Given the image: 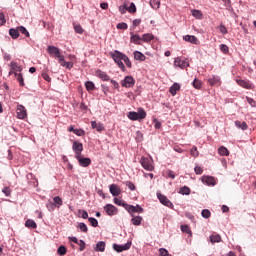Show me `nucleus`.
I'll return each instance as SVG.
<instances>
[{
  "instance_id": "1",
  "label": "nucleus",
  "mask_w": 256,
  "mask_h": 256,
  "mask_svg": "<svg viewBox=\"0 0 256 256\" xmlns=\"http://www.w3.org/2000/svg\"><path fill=\"white\" fill-rule=\"evenodd\" d=\"M109 55L113 59V61L117 64L119 69H121V71H126L125 65L126 67H128V69H131L132 67L131 60L127 55L123 54L119 50H114L113 52H110ZM123 61L125 64L123 63Z\"/></svg>"
},
{
  "instance_id": "2",
  "label": "nucleus",
  "mask_w": 256,
  "mask_h": 256,
  "mask_svg": "<svg viewBox=\"0 0 256 256\" xmlns=\"http://www.w3.org/2000/svg\"><path fill=\"white\" fill-rule=\"evenodd\" d=\"M47 51L51 57H56L58 59V63L61 67L69 70L73 69V62L65 61V56L61 55V50L58 47L48 46Z\"/></svg>"
},
{
  "instance_id": "3",
  "label": "nucleus",
  "mask_w": 256,
  "mask_h": 256,
  "mask_svg": "<svg viewBox=\"0 0 256 256\" xmlns=\"http://www.w3.org/2000/svg\"><path fill=\"white\" fill-rule=\"evenodd\" d=\"M130 121H143L147 117V112L143 108H139L138 112L132 111L127 114Z\"/></svg>"
},
{
  "instance_id": "4",
  "label": "nucleus",
  "mask_w": 256,
  "mask_h": 256,
  "mask_svg": "<svg viewBox=\"0 0 256 256\" xmlns=\"http://www.w3.org/2000/svg\"><path fill=\"white\" fill-rule=\"evenodd\" d=\"M140 163L146 171H153V169H155L153 166V160H151V158L142 157Z\"/></svg>"
},
{
  "instance_id": "5",
  "label": "nucleus",
  "mask_w": 256,
  "mask_h": 256,
  "mask_svg": "<svg viewBox=\"0 0 256 256\" xmlns=\"http://www.w3.org/2000/svg\"><path fill=\"white\" fill-rule=\"evenodd\" d=\"M113 249L117 253H122V251H129V249H131V242H127L124 245L113 244Z\"/></svg>"
},
{
  "instance_id": "6",
  "label": "nucleus",
  "mask_w": 256,
  "mask_h": 256,
  "mask_svg": "<svg viewBox=\"0 0 256 256\" xmlns=\"http://www.w3.org/2000/svg\"><path fill=\"white\" fill-rule=\"evenodd\" d=\"M104 211L110 217H113V215H117V213H119V210L117 209V207L113 206V204H107L106 206H104Z\"/></svg>"
},
{
  "instance_id": "7",
  "label": "nucleus",
  "mask_w": 256,
  "mask_h": 256,
  "mask_svg": "<svg viewBox=\"0 0 256 256\" xmlns=\"http://www.w3.org/2000/svg\"><path fill=\"white\" fill-rule=\"evenodd\" d=\"M122 87L131 88L135 85V79L133 76H126L121 82Z\"/></svg>"
},
{
  "instance_id": "8",
  "label": "nucleus",
  "mask_w": 256,
  "mask_h": 256,
  "mask_svg": "<svg viewBox=\"0 0 256 256\" xmlns=\"http://www.w3.org/2000/svg\"><path fill=\"white\" fill-rule=\"evenodd\" d=\"M126 211H128V213H130V215L133 216V213H143V208L139 205L133 206L128 204L126 206Z\"/></svg>"
},
{
  "instance_id": "9",
  "label": "nucleus",
  "mask_w": 256,
  "mask_h": 256,
  "mask_svg": "<svg viewBox=\"0 0 256 256\" xmlns=\"http://www.w3.org/2000/svg\"><path fill=\"white\" fill-rule=\"evenodd\" d=\"M17 117L18 119H26L27 118V109H25V106L18 105L16 109Z\"/></svg>"
},
{
  "instance_id": "10",
  "label": "nucleus",
  "mask_w": 256,
  "mask_h": 256,
  "mask_svg": "<svg viewBox=\"0 0 256 256\" xmlns=\"http://www.w3.org/2000/svg\"><path fill=\"white\" fill-rule=\"evenodd\" d=\"M157 197H158L160 203H162V205H165L166 207H173V203L165 195L158 193Z\"/></svg>"
},
{
  "instance_id": "11",
  "label": "nucleus",
  "mask_w": 256,
  "mask_h": 256,
  "mask_svg": "<svg viewBox=\"0 0 256 256\" xmlns=\"http://www.w3.org/2000/svg\"><path fill=\"white\" fill-rule=\"evenodd\" d=\"M236 83L244 89H253V84L249 80L236 79Z\"/></svg>"
},
{
  "instance_id": "12",
  "label": "nucleus",
  "mask_w": 256,
  "mask_h": 256,
  "mask_svg": "<svg viewBox=\"0 0 256 256\" xmlns=\"http://www.w3.org/2000/svg\"><path fill=\"white\" fill-rule=\"evenodd\" d=\"M77 161L79 162L80 167H89L91 165L90 158H83L80 156H76Z\"/></svg>"
},
{
  "instance_id": "13",
  "label": "nucleus",
  "mask_w": 256,
  "mask_h": 256,
  "mask_svg": "<svg viewBox=\"0 0 256 256\" xmlns=\"http://www.w3.org/2000/svg\"><path fill=\"white\" fill-rule=\"evenodd\" d=\"M73 151L76 153V157L81 156V152L83 151V144L75 141L72 145Z\"/></svg>"
},
{
  "instance_id": "14",
  "label": "nucleus",
  "mask_w": 256,
  "mask_h": 256,
  "mask_svg": "<svg viewBox=\"0 0 256 256\" xmlns=\"http://www.w3.org/2000/svg\"><path fill=\"white\" fill-rule=\"evenodd\" d=\"M207 82L211 87H219L221 85V78H219V76H212Z\"/></svg>"
},
{
  "instance_id": "15",
  "label": "nucleus",
  "mask_w": 256,
  "mask_h": 256,
  "mask_svg": "<svg viewBox=\"0 0 256 256\" xmlns=\"http://www.w3.org/2000/svg\"><path fill=\"white\" fill-rule=\"evenodd\" d=\"M174 65L175 67H180V69H186V67H189V62L186 60H181V58H176Z\"/></svg>"
},
{
  "instance_id": "16",
  "label": "nucleus",
  "mask_w": 256,
  "mask_h": 256,
  "mask_svg": "<svg viewBox=\"0 0 256 256\" xmlns=\"http://www.w3.org/2000/svg\"><path fill=\"white\" fill-rule=\"evenodd\" d=\"M110 193L113 195V197H119L121 195V188L117 186V184H112L109 186Z\"/></svg>"
},
{
  "instance_id": "17",
  "label": "nucleus",
  "mask_w": 256,
  "mask_h": 256,
  "mask_svg": "<svg viewBox=\"0 0 256 256\" xmlns=\"http://www.w3.org/2000/svg\"><path fill=\"white\" fill-rule=\"evenodd\" d=\"M183 39L188 43H192V45H199V39L196 36L186 35V36H183Z\"/></svg>"
},
{
  "instance_id": "18",
  "label": "nucleus",
  "mask_w": 256,
  "mask_h": 256,
  "mask_svg": "<svg viewBox=\"0 0 256 256\" xmlns=\"http://www.w3.org/2000/svg\"><path fill=\"white\" fill-rule=\"evenodd\" d=\"M92 129H96L98 133H101V131H105V127L101 123H97L96 121L91 122Z\"/></svg>"
},
{
  "instance_id": "19",
  "label": "nucleus",
  "mask_w": 256,
  "mask_h": 256,
  "mask_svg": "<svg viewBox=\"0 0 256 256\" xmlns=\"http://www.w3.org/2000/svg\"><path fill=\"white\" fill-rule=\"evenodd\" d=\"M96 76H98L99 79H101L102 81H109L110 80L109 75H107V73L103 72L102 70H97L96 71Z\"/></svg>"
},
{
  "instance_id": "20",
  "label": "nucleus",
  "mask_w": 256,
  "mask_h": 256,
  "mask_svg": "<svg viewBox=\"0 0 256 256\" xmlns=\"http://www.w3.org/2000/svg\"><path fill=\"white\" fill-rule=\"evenodd\" d=\"M181 89V85H179V83H174L170 89H169V93H171V95L173 97H175V95H177V91H179Z\"/></svg>"
},
{
  "instance_id": "21",
  "label": "nucleus",
  "mask_w": 256,
  "mask_h": 256,
  "mask_svg": "<svg viewBox=\"0 0 256 256\" xmlns=\"http://www.w3.org/2000/svg\"><path fill=\"white\" fill-rule=\"evenodd\" d=\"M50 205H53L54 207H57L59 209V207L63 205V199H61V197L59 196H55L53 198V202H51Z\"/></svg>"
},
{
  "instance_id": "22",
  "label": "nucleus",
  "mask_w": 256,
  "mask_h": 256,
  "mask_svg": "<svg viewBox=\"0 0 256 256\" xmlns=\"http://www.w3.org/2000/svg\"><path fill=\"white\" fill-rule=\"evenodd\" d=\"M203 183H206V185H215V178L213 176H204L202 178Z\"/></svg>"
},
{
  "instance_id": "23",
  "label": "nucleus",
  "mask_w": 256,
  "mask_h": 256,
  "mask_svg": "<svg viewBox=\"0 0 256 256\" xmlns=\"http://www.w3.org/2000/svg\"><path fill=\"white\" fill-rule=\"evenodd\" d=\"M235 126L238 129H241L242 131H247V129H249V126L247 125V122H241L239 120L235 121Z\"/></svg>"
},
{
  "instance_id": "24",
  "label": "nucleus",
  "mask_w": 256,
  "mask_h": 256,
  "mask_svg": "<svg viewBox=\"0 0 256 256\" xmlns=\"http://www.w3.org/2000/svg\"><path fill=\"white\" fill-rule=\"evenodd\" d=\"M94 251H97V252H100V253L105 252V242L104 241H99L96 244V247L94 248Z\"/></svg>"
},
{
  "instance_id": "25",
  "label": "nucleus",
  "mask_w": 256,
  "mask_h": 256,
  "mask_svg": "<svg viewBox=\"0 0 256 256\" xmlns=\"http://www.w3.org/2000/svg\"><path fill=\"white\" fill-rule=\"evenodd\" d=\"M142 222H143V217L132 215V219H131L132 225L139 226L141 225Z\"/></svg>"
},
{
  "instance_id": "26",
  "label": "nucleus",
  "mask_w": 256,
  "mask_h": 256,
  "mask_svg": "<svg viewBox=\"0 0 256 256\" xmlns=\"http://www.w3.org/2000/svg\"><path fill=\"white\" fill-rule=\"evenodd\" d=\"M130 41L135 45H141L142 37H140L138 34H134L131 36Z\"/></svg>"
},
{
  "instance_id": "27",
  "label": "nucleus",
  "mask_w": 256,
  "mask_h": 256,
  "mask_svg": "<svg viewBox=\"0 0 256 256\" xmlns=\"http://www.w3.org/2000/svg\"><path fill=\"white\" fill-rule=\"evenodd\" d=\"M9 35L10 37H12V39H19V27L15 28H11L9 30Z\"/></svg>"
},
{
  "instance_id": "28",
  "label": "nucleus",
  "mask_w": 256,
  "mask_h": 256,
  "mask_svg": "<svg viewBox=\"0 0 256 256\" xmlns=\"http://www.w3.org/2000/svg\"><path fill=\"white\" fill-rule=\"evenodd\" d=\"M134 59H136V61H145L147 57L145 56V54L141 53L140 51H135Z\"/></svg>"
},
{
  "instance_id": "29",
  "label": "nucleus",
  "mask_w": 256,
  "mask_h": 256,
  "mask_svg": "<svg viewBox=\"0 0 256 256\" xmlns=\"http://www.w3.org/2000/svg\"><path fill=\"white\" fill-rule=\"evenodd\" d=\"M210 243H212V244L221 243V235H219V234H212L210 236Z\"/></svg>"
},
{
  "instance_id": "30",
  "label": "nucleus",
  "mask_w": 256,
  "mask_h": 256,
  "mask_svg": "<svg viewBox=\"0 0 256 256\" xmlns=\"http://www.w3.org/2000/svg\"><path fill=\"white\" fill-rule=\"evenodd\" d=\"M25 227H28L29 229H37V223L32 219H28L25 222Z\"/></svg>"
},
{
  "instance_id": "31",
  "label": "nucleus",
  "mask_w": 256,
  "mask_h": 256,
  "mask_svg": "<svg viewBox=\"0 0 256 256\" xmlns=\"http://www.w3.org/2000/svg\"><path fill=\"white\" fill-rule=\"evenodd\" d=\"M15 77H16L20 87H25V81L23 80V74L15 73Z\"/></svg>"
},
{
  "instance_id": "32",
  "label": "nucleus",
  "mask_w": 256,
  "mask_h": 256,
  "mask_svg": "<svg viewBox=\"0 0 256 256\" xmlns=\"http://www.w3.org/2000/svg\"><path fill=\"white\" fill-rule=\"evenodd\" d=\"M85 88H86V91H95V83L91 82V81H86L85 82Z\"/></svg>"
},
{
  "instance_id": "33",
  "label": "nucleus",
  "mask_w": 256,
  "mask_h": 256,
  "mask_svg": "<svg viewBox=\"0 0 256 256\" xmlns=\"http://www.w3.org/2000/svg\"><path fill=\"white\" fill-rule=\"evenodd\" d=\"M154 38L155 37L152 34L147 33L142 36V41H144V43H149L150 41H153Z\"/></svg>"
},
{
  "instance_id": "34",
  "label": "nucleus",
  "mask_w": 256,
  "mask_h": 256,
  "mask_svg": "<svg viewBox=\"0 0 256 256\" xmlns=\"http://www.w3.org/2000/svg\"><path fill=\"white\" fill-rule=\"evenodd\" d=\"M218 153L219 155H222L224 157H227L229 155V150L225 147V146H221L219 149H218Z\"/></svg>"
},
{
  "instance_id": "35",
  "label": "nucleus",
  "mask_w": 256,
  "mask_h": 256,
  "mask_svg": "<svg viewBox=\"0 0 256 256\" xmlns=\"http://www.w3.org/2000/svg\"><path fill=\"white\" fill-rule=\"evenodd\" d=\"M114 203H115V205H119V207H124V209H127L128 204L119 198H114Z\"/></svg>"
},
{
  "instance_id": "36",
  "label": "nucleus",
  "mask_w": 256,
  "mask_h": 256,
  "mask_svg": "<svg viewBox=\"0 0 256 256\" xmlns=\"http://www.w3.org/2000/svg\"><path fill=\"white\" fill-rule=\"evenodd\" d=\"M11 69L16 73H21V71L23 70V68H21V66H19V64L15 62H11Z\"/></svg>"
},
{
  "instance_id": "37",
  "label": "nucleus",
  "mask_w": 256,
  "mask_h": 256,
  "mask_svg": "<svg viewBox=\"0 0 256 256\" xmlns=\"http://www.w3.org/2000/svg\"><path fill=\"white\" fill-rule=\"evenodd\" d=\"M192 15L195 17V19H203V13H201L200 10H191Z\"/></svg>"
},
{
  "instance_id": "38",
  "label": "nucleus",
  "mask_w": 256,
  "mask_h": 256,
  "mask_svg": "<svg viewBox=\"0 0 256 256\" xmlns=\"http://www.w3.org/2000/svg\"><path fill=\"white\" fill-rule=\"evenodd\" d=\"M150 6L152 9H159L161 2L159 0H150Z\"/></svg>"
},
{
  "instance_id": "39",
  "label": "nucleus",
  "mask_w": 256,
  "mask_h": 256,
  "mask_svg": "<svg viewBox=\"0 0 256 256\" xmlns=\"http://www.w3.org/2000/svg\"><path fill=\"white\" fill-rule=\"evenodd\" d=\"M180 195H191V189L187 186H184L179 191Z\"/></svg>"
},
{
  "instance_id": "40",
  "label": "nucleus",
  "mask_w": 256,
  "mask_h": 256,
  "mask_svg": "<svg viewBox=\"0 0 256 256\" xmlns=\"http://www.w3.org/2000/svg\"><path fill=\"white\" fill-rule=\"evenodd\" d=\"M74 31L75 33H78L79 35H83V27H81V24H74Z\"/></svg>"
},
{
  "instance_id": "41",
  "label": "nucleus",
  "mask_w": 256,
  "mask_h": 256,
  "mask_svg": "<svg viewBox=\"0 0 256 256\" xmlns=\"http://www.w3.org/2000/svg\"><path fill=\"white\" fill-rule=\"evenodd\" d=\"M18 31L19 33H22V35H25V37H30L29 31H27V28L24 26H19Z\"/></svg>"
},
{
  "instance_id": "42",
  "label": "nucleus",
  "mask_w": 256,
  "mask_h": 256,
  "mask_svg": "<svg viewBox=\"0 0 256 256\" xmlns=\"http://www.w3.org/2000/svg\"><path fill=\"white\" fill-rule=\"evenodd\" d=\"M192 85H193V87H194L195 89H201L203 83L201 82V80H199V79L196 78V79H194Z\"/></svg>"
},
{
  "instance_id": "43",
  "label": "nucleus",
  "mask_w": 256,
  "mask_h": 256,
  "mask_svg": "<svg viewBox=\"0 0 256 256\" xmlns=\"http://www.w3.org/2000/svg\"><path fill=\"white\" fill-rule=\"evenodd\" d=\"M127 11H128V4H127V2H125L124 5L119 7V12L122 15H125V13H127Z\"/></svg>"
},
{
  "instance_id": "44",
  "label": "nucleus",
  "mask_w": 256,
  "mask_h": 256,
  "mask_svg": "<svg viewBox=\"0 0 256 256\" xmlns=\"http://www.w3.org/2000/svg\"><path fill=\"white\" fill-rule=\"evenodd\" d=\"M78 229L82 231V233H87L88 228H87V224L86 223H79L78 224Z\"/></svg>"
},
{
  "instance_id": "45",
  "label": "nucleus",
  "mask_w": 256,
  "mask_h": 256,
  "mask_svg": "<svg viewBox=\"0 0 256 256\" xmlns=\"http://www.w3.org/2000/svg\"><path fill=\"white\" fill-rule=\"evenodd\" d=\"M201 215L204 219H209V217H211V211H209V209H204L202 210Z\"/></svg>"
},
{
  "instance_id": "46",
  "label": "nucleus",
  "mask_w": 256,
  "mask_h": 256,
  "mask_svg": "<svg viewBox=\"0 0 256 256\" xmlns=\"http://www.w3.org/2000/svg\"><path fill=\"white\" fill-rule=\"evenodd\" d=\"M58 255H67V248L65 246H60L57 250Z\"/></svg>"
},
{
  "instance_id": "47",
  "label": "nucleus",
  "mask_w": 256,
  "mask_h": 256,
  "mask_svg": "<svg viewBox=\"0 0 256 256\" xmlns=\"http://www.w3.org/2000/svg\"><path fill=\"white\" fill-rule=\"evenodd\" d=\"M74 134L78 137H85V130L83 129H75Z\"/></svg>"
},
{
  "instance_id": "48",
  "label": "nucleus",
  "mask_w": 256,
  "mask_h": 256,
  "mask_svg": "<svg viewBox=\"0 0 256 256\" xmlns=\"http://www.w3.org/2000/svg\"><path fill=\"white\" fill-rule=\"evenodd\" d=\"M128 13H137V7L135 6V3H131L128 7Z\"/></svg>"
},
{
  "instance_id": "49",
  "label": "nucleus",
  "mask_w": 256,
  "mask_h": 256,
  "mask_svg": "<svg viewBox=\"0 0 256 256\" xmlns=\"http://www.w3.org/2000/svg\"><path fill=\"white\" fill-rule=\"evenodd\" d=\"M220 51H222V53H225V55H227V53H229V46H227L226 44H221Z\"/></svg>"
},
{
  "instance_id": "50",
  "label": "nucleus",
  "mask_w": 256,
  "mask_h": 256,
  "mask_svg": "<svg viewBox=\"0 0 256 256\" xmlns=\"http://www.w3.org/2000/svg\"><path fill=\"white\" fill-rule=\"evenodd\" d=\"M190 153L192 157H199V151L197 150V146L192 147V149L190 150Z\"/></svg>"
},
{
  "instance_id": "51",
  "label": "nucleus",
  "mask_w": 256,
  "mask_h": 256,
  "mask_svg": "<svg viewBox=\"0 0 256 256\" xmlns=\"http://www.w3.org/2000/svg\"><path fill=\"white\" fill-rule=\"evenodd\" d=\"M88 221L92 225V227H97L99 225V222L97 221V219L93 217L88 218Z\"/></svg>"
},
{
  "instance_id": "52",
  "label": "nucleus",
  "mask_w": 256,
  "mask_h": 256,
  "mask_svg": "<svg viewBox=\"0 0 256 256\" xmlns=\"http://www.w3.org/2000/svg\"><path fill=\"white\" fill-rule=\"evenodd\" d=\"M116 27L117 29H122L123 31H125L128 26H127V23L121 22V23H118Z\"/></svg>"
},
{
  "instance_id": "53",
  "label": "nucleus",
  "mask_w": 256,
  "mask_h": 256,
  "mask_svg": "<svg viewBox=\"0 0 256 256\" xmlns=\"http://www.w3.org/2000/svg\"><path fill=\"white\" fill-rule=\"evenodd\" d=\"M2 192L4 193V195H6V197L11 196V188H9V187H4Z\"/></svg>"
},
{
  "instance_id": "54",
  "label": "nucleus",
  "mask_w": 256,
  "mask_h": 256,
  "mask_svg": "<svg viewBox=\"0 0 256 256\" xmlns=\"http://www.w3.org/2000/svg\"><path fill=\"white\" fill-rule=\"evenodd\" d=\"M68 59H69V63H72V68H73V65H74V61H77V57L73 54H69L68 55Z\"/></svg>"
},
{
  "instance_id": "55",
  "label": "nucleus",
  "mask_w": 256,
  "mask_h": 256,
  "mask_svg": "<svg viewBox=\"0 0 256 256\" xmlns=\"http://www.w3.org/2000/svg\"><path fill=\"white\" fill-rule=\"evenodd\" d=\"M181 231H182L183 233H191V229L189 228L188 225H182V226H181Z\"/></svg>"
},
{
  "instance_id": "56",
  "label": "nucleus",
  "mask_w": 256,
  "mask_h": 256,
  "mask_svg": "<svg viewBox=\"0 0 256 256\" xmlns=\"http://www.w3.org/2000/svg\"><path fill=\"white\" fill-rule=\"evenodd\" d=\"M126 187H128L130 191H135V184H133L131 181L126 182Z\"/></svg>"
},
{
  "instance_id": "57",
  "label": "nucleus",
  "mask_w": 256,
  "mask_h": 256,
  "mask_svg": "<svg viewBox=\"0 0 256 256\" xmlns=\"http://www.w3.org/2000/svg\"><path fill=\"white\" fill-rule=\"evenodd\" d=\"M194 171H195L196 175H203V168H201L200 166H196L194 168Z\"/></svg>"
},
{
  "instance_id": "58",
  "label": "nucleus",
  "mask_w": 256,
  "mask_h": 256,
  "mask_svg": "<svg viewBox=\"0 0 256 256\" xmlns=\"http://www.w3.org/2000/svg\"><path fill=\"white\" fill-rule=\"evenodd\" d=\"M166 174L167 177H169L170 179H175V172H173L172 170H167Z\"/></svg>"
},
{
  "instance_id": "59",
  "label": "nucleus",
  "mask_w": 256,
  "mask_h": 256,
  "mask_svg": "<svg viewBox=\"0 0 256 256\" xmlns=\"http://www.w3.org/2000/svg\"><path fill=\"white\" fill-rule=\"evenodd\" d=\"M219 31L220 33H222L223 35H227V28L225 27V25H220L219 27Z\"/></svg>"
},
{
  "instance_id": "60",
  "label": "nucleus",
  "mask_w": 256,
  "mask_h": 256,
  "mask_svg": "<svg viewBox=\"0 0 256 256\" xmlns=\"http://www.w3.org/2000/svg\"><path fill=\"white\" fill-rule=\"evenodd\" d=\"M77 245L80 247V251H85V241L80 240Z\"/></svg>"
},
{
  "instance_id": "61",
  "label": "nucleus",
  "mask_w": 256,
  "mask_h": 256,
  "mask_svg": "<svg viewBox=\"0 0 256 256\" xmlns=\"http://www.w3.org/2000/svg\"><path fill=\"white\" fill-rule=\"evenodd\" d=\"M7 23V20L5 19V14L0 13V25H4Z\"/></svg>"
},
{
  "instance_id": "62",
  "label": "nucleus",
  "mask_w": 256,
  "mask_h": 256,
  "mask_svg": "<svg viewBox=\"0 0 256 256\" xmlns=\"http://www.w3.org/2000/svg\"><path fill=\"white\" fill-rule=\"evenodd\" d=\"M42 77L45 81H47L48 83H51V76H49V74L47 73H42Z\"/></svg>"
},
{
  "instance_id": "63",
  "label": "nucleus",
  "mask_w": 256,
  "mask_h": 256,
  "mask_svg": "<svg viewBox=\"0 0 256 256\" xmlns=\"http://www.w3.org/2000/svg\"><path fill=\"white\" fill-rule=\"evenodd\" d=\"M136 139L137 141H143V133H141V131L136 133Z\"/></svg>"
},
{
  "instance_id": "64",
  "label": "nucleus",
  "mask_w": 256,
  "mask_h": 256,
  "mask_svg": "<svg viewBox=\"0 0 256 256\" xmlns=\"http://www.w3.org/2000/svg\"><path fill=\"white\" fill-rule=\"evenodd\" d=\"M246 99H247L249 105H251V107H255L256 102H255V100L253 98L247 97Z\"/></svg>"
}]
</instances>
